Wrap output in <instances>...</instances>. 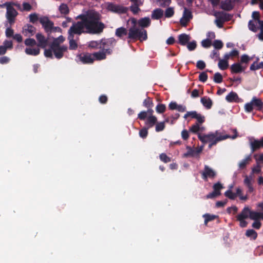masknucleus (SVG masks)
Segmentation results:
<instances>
[{"instance_id":"obj_1","label":"nucleus","mask_w":263,"mask_h":263,"mask_svg":"<svg viewBox=\"0 0 263 263\" xmlns=\"http://www.w3.org/2000/svg\"><path fill=\"white\" fill-rule=\"evenodd\" d=\"M76 18L81 21L73 23L78 28L77 30L82 33L100 34L106 28L105 25L101 22V14L94 10H89L85 14L77 16Z\"/></svg>"},{"instance_id":"obj_2","label":"nucleus","mask_w":263,"mask_h":263,"mask_svg":"<svg viewBox=\"0 0 263 263\" xmlns=\"http://www.w3.org/2000/svg\"><path fill=\"white\" fill-rule=\"evenodd\" d=\"M127 39L128 40V43L130 41H145L147 39V31L143 28H139L136 26H133L128 29Z\"/></svg>"},{"instance_id":"obj_3","label":"nucleus","mask_w":263,"mask_h":263,"mask_svg":"<svg viewBox=\"0 0 263 263\" xmlns=\"http://www.w3.org/2000/svg\"><path fill=\"white\" fill-rule=\"evenodd\" d=\"M78 28L72 23V26L68 31V40H69L70 50H76L78 48L77 43L74 39V35H80L82 33V31L78 30Z\"/></svg>"},{"instance_id":"obj_4","label":"nucleus","mask_w":263,"mask_h":263,"mask_svg":"<svg viewBox=\"0 0 263 263\" xmlns=\"http://www.w3.org/2000/svg\"><path fill=\"white\" fill-rule=\"evenodd\" d=\"M143 106L147 109V110L141 111L138 114V118L140 120H144L147 116V114H154V110L153 109L154 103L152 98L147 97L143 101Z\"/></svg>"},{"instance_id":"obj_5","label":"nucleus","mask_w":263,"mask_h":263,"mask_svg":"<svg viewBox=\"0 0 263 263\" xmlns=\"http://www.w3.org/2000/svg\"><path fill=\"white\" fill-rule=\"evenodd\" d=\"M116 40L113 37L102 39L99 48L107 54H110L112 52V49L116 45Z\"/></svg>"},{"instance_id":"obj_6","label":"nucleus","mask_w":263,"mask_h":263,"mask_svg":"<svg viewBox=\"0 0 263 263\" xmlns=\"http://www.w3.org/2000/svg\"><path fill=\"white\" fill-rule=\"evenodd\" d=\"M13 2H6L2 5V7L6 6L7 8L6 17L10 25L15 22V18L17 16L18 13L16 10L12 7Z\"/></svg>"},{"instance_id":"obj_7","label":"nucleus","mask_w":263,"mask_h":263,"mask_svg":"<svg viewBox=\"0 0 263 263\" xmlns=\"http://www.w3.org/2000/svg\"><path fill=\"white\" fill-rule=\"evenodd\" d=\"M217 19L215 20V23L218 28H222L223 23L225 22H228L231 20L233 16L230 14L224 12H218L215 15Z\"/></svg>"},{"instance_id":"obj_8","label":"nucleus","mask_w":263,"mask_h":263,"mask_svg":"<svg viewBox=\"0 0 263 263\" xmlns=\"http://www.w3.org/2000/svg\"><path fill=\"white\" fill-rule=\"evenodd\" d=\"M106 9L109 11L118 14H125L128 11V7L113 3H107Z\"/></svg>"},{"instance_id":"obj_9","label":"nucleus","mask_w":263,"mask_h":263,"mask_svg":"<svg viewBox=\"0 0 263 263\" xmlns=\"http://www.w3.org/2000/svg\"><path fill=\"white\" fill-rule=\"evenodd\" d=\"M50 47L53 50L55 57L58 59L62 58L64 55V53L67 50V47L66 46H60L55 42L51 43Z\"/></svg>"},{"instance_id":"obj_10","label":"nucleus","mask_w":263,"mask_h":263,"mask_svg":"<svg viewBox=\"0 0 263 263\" xmlns=\"http://www.w3.org/2000/svg\"><path fill=\"white\" fill-rule=\"evenodd\" d=\"M241 190L237 188L236 193H234L231 190H228L224 193V195L231 200H234L237 196H239V199L241 200H247L248 199L247 195L241 196Z\"/></svg>"},{"instance_id":"obj_11","label":"nucleus","mask_w":263,"mask_h":263,"mask_svg":"<svg viewBox=\"0 0 263 263\" xmlns=\"http://www.w3.org/2000/svg\"><path fill=\"white\" fill-rule=\"evenodd\" d=\"M40 23L42 25L46 32H50L53 28V23L49 20L48 17L44 16L39 19Z\"/></svg>"},{"instance_id":"obj_12","label":"nucleus","mask_w":263,"mask_h":263,"mask_svg":"<svg viewBox=\"0 0 263 263\" xmlns=\"http://www.w3.org/2000/svg\"><path fill=\"white\" fill-rule=\"evenodd\" d=\"M202 178L204 181H207L208 178H214L216 175V173L208 165H204L203 171L201 172Z\"/></svg>"},{"instance_id":"obj_13","label":"nucleus","mask_w":263,"mask_h":263,"mask_svg":"<svg viewBox=\"0 0 263 263\" xmlns=\"http://www.w3.org/2000/svg\"><path fill=\"white\" fill-rule=\"evenodd\" d=\"M218 132L216 131L215 133H210L207 135L198 134L199 139L204 144L207 142H211L213 140H215L218 137Z\"/></svg>"},{"instance_id":"obj_14","label":"nucleus","mask_w":263,"mask_h":263,"mask_svg":"<svg viewBox=\"0 0 263 263\" xmlns=\"http://www.w3.org/2000/svg\"><path fill=\"white\" fill-rule=\"evenodd\" d=\"M187 152L183 154V157H193L199 155V154L202 152V148L201 147L195 149L192 148L190 146H186Z\"/></svg>"},{"instance_id":"obj_15","label":"nucleus","mask_w":263,"mask_h":263,"mask_svg":"<svg viewBox=\"0 0 263 263\" xmlns=\"http://www.w3.org/2000/svg\"><path fill=\"white\" fill-rule=\"evenodd\" d=\"M144 120H145V127L148 128H151L157 123V118L156 116L153 115V114H147V116Z\"/></svg>"},{"instance_id":"obj_16","label":"nucleus","mask_w":263,"mask_h":263,"mask_svg":"<svg viewBox=\"0 0 263 263\" xmlns=\"http://www.w3.org/2000/svg\"><path fill=\"white\" fill-rule=\"evenodd\" d=\"M79 59L83 64H91L94 61L93 55L89 53H85L80 54Z\"/></svg>"},{"instance_id":"obj_17","label":"nucleus","mask_w":263,"mask_h":263,"mask_svg":"<svg viewBox=\"0 0 263 263\" xmlns=\"http://www.w3.org/2000/svg\"><path fill=\"white\" fill-rule=\"evenodd\" d=\"M36 39L38 42L37 46L42 48H45L48 45V40L41 33H38L36 34Z\"/></svg>"},{"instance_id":"obj_18","label":"nucleus","mask_w":263,"mask_h":263,"mask_svg":"<svg viewBox=\"0 0 263 263\" xmlns=\"http://www.w3.org/2000/svg\"><path fill=\"white\" fill-rule=\"evenodd\" d=\"M128 30L123 27L118 28L115 31V35L119 39L125 40V36L128 35Z\"/></svg>"},{"instance_id":"obj_19","label":"nucleus","mask_w":263,"mask_h":263,"mask_svg":"<svg viewBox=\"0 0 263 263\" xmlns=\"http://www.w3.org/2000/svg\"><path fill=\"white\" fill-rule=\"evenodd\" d=\"M142 5L143 2L141 1L138 2L133 3L131 6L128 7V10H130L133 14L137 15L141 11V9L139 7Z\"/></svg>"},{"instance_id":"obj_20","label":"nucleus","mask_w":263,"mask_h":263,"mask_svg":"<svg viewBox=\"0 0 263 263\" xmlns=\"http://www.w3.org/2000/svg\"><path fill=\"white\" fill-rule=\"evenodd\" d=\"M261 147H263V137L260 140L255 139L251 142V148L252 152H254Z\"/></svg>"},{"instance_id":"obj_21","label":"nucleus","mask_w":263,"mask_h":263,"mask_svg":"<svg viewBox=\"0 0 263 263\" xmlns=\"http://www.w3.org/2000/svg\"><path fill=\"white\" fill-rule=\"evenodd\" d=\"M234 0H226L221 2L220 8L225 11H230L233 9L234 6L232 3Z\"/></svg>"},{"instance_id":"obj_22","label":"nucleus","mask_w":263,"mask_h":263,"mask_svg":"<svg viewBox=\"0 0 263 263\" xmlns=\"http://www.w3.org/2000/svg\"><path fill=\"white\" fill-rule=\"evenodd\" d=\"M250 210L248 206L245 207L240 214L236 216L237 220L246 219L249 217Z\"/></svg>"},{"instance_id":"obj_23","label":"nucleus","mask_w":263,"mask_h":263,"mask_svg":"<svg viewBox=\"0 0 263 263\" xmlns=\"http://www.w3.org/2000/svg\"><path fill=\"white\" fill-rule=\"evenodd\" d=\"M191 37L189 35L185 33H182L178 36V43L182 46H185L190 41Z\"/></svg>"},{"instance_id":"obj_24","label":"nucleus","mask_w":263,"mask_h":263,"mask_svg":"<svg viewBox=\"0 0 263 263\" xmlns=\"http://www.w3.org/2000/svg\"><path fill=\"white\" fill-rule=\"evenodd\" d=\"M245 67H243L240 63H234L231 66V72L233 73H238L244 71Z\"/></svg>"},{"instance_id":"obj_25","label":"nucleus","mask_w":263,"mask_h":263,"mask_svg":"<svg viewBox=\"0 0 263 263\" xmlns=\"http://www.w3.org/2000/svg\"><path fill=\"white\" fill-rule=\"evenodd\" d=\"M139 27L141 28H147L151 25V21L149 17H145L139 20L138 22Z\"/></svg>"},{"instance_id":"obj_26","label":"nucleus","mask_w":263,"mask_h":263,"mask_svg":"<svg viewBox=\"0 0 263 263\" xmlns=\"http://www.w3.org/2000/svg\"><path fill=\"white\" fill-rule=\"evenodd\" d=\"M200 101L202 105L207 109H210L211 108L213 105V102L212 100L209 97H208L206 96L203 97L201 98Z\"/></svg>"},{"instance_id":"obj_27","label":"nucleus","mask_w":263,"mask_h":263,"mask_svg":"<svg viewBox=\"0 0 263 263\" xmlns=\"http://www.w3.org/2000/svg\"><path fill=\"white\" fill-rule=\"evenodd\" d=\"M163 15V11L160 8L154 9L152 13V18L153 20H159Z\"/></svg>"},{"instance_id":"obj_28","label":"nucleus","mask_w":263,"mask_h":263,"mask_svg":"<svg viewBox=\"0 0 263 263\" xmlns=\"http://www.w3.org/2000/svg\"><path fill=\"white\" fill-rule=\"evenodd\" d=\"M35 28L30 24H27L23 28V33H26V35H27V33H29L31 36L33 35L35 32Z\"/></svg>"},{"instance_id":"obj_29","label":"nucleus","mask_w":263,"mask_h":263,"mask_svg":"<svg viewBox=\"0 0 263 263\" xmlns=\"http://www.w3.org/2000/svg\"><path fill=\"white\" fill-rule=\"evenodd\" d=\"M238 99L237 94L234 91H231L226 97V100L228 102H236Z\"/></svg>"},{"instance_id":"obj_30","label":"nucleus","mask_w":263,"mask_h":263,"mask_svg":"<svg viewBox=\"0 0 263 263\" xmlns=\"http://www.w3.org/2000/svg\"><path fill=\"white\" fill-rule=\"evenodd\" d=\"M106 54L107 53L106 52H105L104 51L101 50V51L94 52L92 54V55H93V57L94 58V60H96L100 61V60H104L106 59Z\"/></svg>"},{"instance_id":"obj_31","label":"nucleus","mask_w":263,"mask_h":263,"mask_svg":"<svg viewBox=\"0 0 263 263\" xmlns=\"http://www.w3.org/2000/svg\"><path fill=\"white\" fill-rule=\"evenodd\" d=\"M230 136L229 135H224V136H220L217 137L215 140H213L211 142H210L209 144V148L210 149L212 148V147L213 145H216L218 142L220 141L223 140H225L228 138H229Z\"/></svg>"},{"instance_id":"obj_32","label":"nucleus","mask_w":263,"mask_h":263,"mask_svg":"<svg viewBox=\"0 0 263 263\" xmlns=\"http://www.w3.org/2000/svg\"><path fill=\"white\" fill-rule=\"evenodd\" d=\"M251 102L252 103L253 106L257 107L258 110H260L263 105V102L260 99H257L255 97H254L252 100Z\"/></svg>"},{"instance_id":"obj_33","label":"nucleus","mask_w":263,"mask_h":263,"mask_svg":"<svg viewBox=\"0 0 263 263\" xmlns=\"http://www.w3.org/2000/svg\"><path fill=\"white\" fill-rule=\"evenodd\" d=\"M246 236L251 239L255 240L257 237L258 234L253 229H249L246 231Z\"/></svg>"},{"instance_id":"obj_34","label":"nucleus","mask_w":263,"mask_h":263,"mask_svg":"<svg viewBox=\"0 0 263 263\" xmlns=\"http://www.w3.org/2000/svg\"><path fill=\"white\" fill-rule=\"evenodd\" d=\"M25 51L28 55L36 56L39 54L40 50L39 48H26Z\"/></svg>"},{"instance_id":"obj_35","label":"nucleus","mask_w":263,"mask_h":263,"mask_svg":"<svg viewBox=\"0 0 263 263\" xmlns=\"http://www.w3.org/2000/svg\"><path fill=\"white\" fill-rule=\"evenodd\" d=\"M59 10L62 14L67 15L69 13V9L67 5L62 3L59 7Z\"/></svg>"},{"instance_id":"obj_36","label":"nucleus","mask_w":263,"mask_h":263,"mask_svg":"<svg viewBox=\"0 0 263 263\" xmlns=\"http://www.w3.org/2000/svg\"><path fill=\"white\" fill-rule=\"evenodd\" d=\"M259 69H263V62L258 63L257 61H254L250 67L251 71H255Z\"/></svg>"},{"instance_id":"obj_37","label":"nucleus","mask_w":263,"mask_h":263,"mask_svg":"<svg viewBox=\"0 0 263 263\" xmlns=\"http://www.w3.org/2000/svg\"><path fill=\"white\" fill-rule=\"evenodd\" d=\"M168 121V119H167L164 122H158L155 125H156L155 130L157 132H160L164 130L165 128V122H167Z\"/></svg>"},{"instance_id":"obj_38","label":"nucleus","mask_w":263,"mask_h":263,"mask_svg":"<svg viewBox=\"0 0 263 263\" xmlns=\"http://www.w3.org/2000/svg\"><path fill=\"white\" fill-rule=\"evenodd\" d=\"M203 217L204 218V224L206 226L209 221H213L218 218V216L210 214H205L203 215Z\"/></svg>"},{"instance_id":"obj_39","label":"nucleus","mask_w":263,"mask_h":263,"mask_svg":"<svg viewBox=\"0 0 263 263\" xmlns=\"http://www.w3.org/2000/svg\"><path fill=\"white\" fill-rule=\"evenodd\" d=\"M219 62L218 64V67L222 70H226L228 68L229 64L228 61L227 60H224L223 59H221L219 58Z\"/></svg>"},{"instance_id":"obj_40","label":"nucleus","mask_w":263,"mask_h":263,"mask_svg":"<svg viewBox=\"0 0 263 263\" xmlns=\"http://www.w3.org/2000/svg\"><path fill=\"white\" fill-rule=\"evenodd\" d=\"M261 213L255 211H250L249 218L251 219L254 220L255 221L258 220V219L261 218Z\"/></svg>"},{"instance_id":"obj_41","label":"nucleus","mask_w":263,"mask_h":263,"mask_svg":"<svg viewBox=\"0 0 263 263\" xmlns=\"http://www.w3.org/2000/svg\"><path fill=\"white\" fill-rule=\"evenodd\" d=\"M223 188L222 184L219 182L215 183L213 186V191L216 193L218 195H220V191Z\"/></svg>"},{"instance_id":"obj_42","label":"nucleus","mask_w":263,"mask_h":263,"mask_svg":"<svg viewBox=\"0 0 263 263\" xmlns=\"http://www.w3.org/2000/svg\"><path fill=\"white\" fill-rule=\"evenodd\" d=\"M101 45V40L100 41H91L88 43V47L94 49H97L100 48L99 46Z\"/></svg>"},{"instance_id":"obj_43","label":"nucleus","mask_w":263,"mask_h":263,"mask_svg":"<svg viewBox=\"0 0 263 263\" xmlns=\"http://www.w3.org/2000/svg\"><path fill=\"white\" fill-rule=\"evenodd\" d=\"M190 132L194 133L199 134L198 132L200 130L199 128V124L198 123H196L192 125L190 128Z\"/></svg>"},{"instance_id":"obj_44","label":"nucleus","mask_w":263,"mask_h":263,"mask_svg":"<svg viewBox=\"0 0 263 263\" xmlns=\"http://www.w3.org/2000/svg\"><path fill=\"white\" fill-rule=\"evenodd\" d=\"M184 18H187L188 20H191L193 18V15L191 11L185 8L183 11V16Z\"/></svg>"},{"instance_id":"obj_45","label":"nucleus","mask_w":263,"mask_h":263,"mask_svg":"<svg viewBox=\"0 0 263 263\" xmlns=\"http://www.w3.org/2000/svg\"><path fill=\"white\" fill-rule=\"evenodd\" d=\"M213 80L216 83H221L223 80L222 75L219 72H216L214 75Z\"/></svg>"},{"instance_id":"obj_46","label":"nucleus","mask_w":263,"mask_h":263,"mask_svg":"<svg viewBox=\"0 0 263 263\" xmlns=\"http://www.w3.org/2000/svg\"><path fill=\"white\" fill-rule=\"evenodd\" d=\"M174 14V8L172 7L167 8L165 11V17L167 18H170L172 17Z\"/></svg>"},{"instance_id":"obj_47","label":"nucleus","mask_w":263,"mask_h":263,"mask_svg":"<svg viewBox=\"0 0 263 263\" xmlns=\"http://www.w3.org/2000/svg\"><path fill=\"white\" fill-rule=\"evenodd\" d=\"M149 128L146 127H144L139 131V136L143 139L146 138L148 135V129Z\"/></svg>"},{"instance_id":"obj_48","label":"nucleus","mask_w":263,"mask_h":263,"mask_svg":"<svg viewBox=\"0 0 263 263\" xmlns=\"http://www.w3.org/2000/svg\"><path fill=\"white\" fill-rule=\"evenodd\" d=\"M248 28L251 31L256 32H257L258 28L256 27V24L253 20L249 21L248 23Z\"/></svg>"},{"instance_id":"obj_49","label":"nucleus","mask_w":263,"mask_h":263,"mask_svg":"<svg viewBox=\"0 0 263 263\" xmlns=\"http://www.w3.org/2000/svg\"><path fill=\"white\" fill-rule=\"evenodd\" d=\"M165 110L166 106L163 104H158L156 107V110L159 114L164 112Z\"/></svg>"},{"instance_id":"obj_50","label":"nucleus","mask_w":263,"mask_h":263,"mask_svg":"<svg viewBox=\"0 0 263 263\" xmlns=\"http://www.w3.org/2000/svg\"><path fill=\"white\" fill-rule=\"evenodd\" d=\"M160 159L164 163H168L171 161V158L168 157L165 153H161L159 155Z\"/></svg>"},{"instance_id":"obj_51","label":"nucleus","mask_w":263,"mask_h":263,"mask_svg":"<svg viewBox=\"0 0 263 263\" xmlns=\"http://www.w3.org/2000/svg\"><path fill=\"white\" fill-rule=\"evenodd\" d=\"M213 45L215 49H220L223 47V44L221 41L216 40L214 41Z\"/></svg>"},{"instance_id":"obj_52","label":"nucleus","mask_w":263,"mask_h":263,"mask_svg":"<svg viewBox=\"0 0 263 263\" xmlns=\"http://www.w3.org/2000/svg\"><path fill=\"white\" fill-rule=\"evenodd\" d=\"M24 43L26 46H34L37 44L35 40L32 38H28L26 39L25 40Z\"/></svg>"},{"instance_id":"obj_53","label":"nucleus","mask_w":263,"mask_h":263,"mask_svg":"<svg viewBox=\"0 0 263 263\" xmlns=\"http://www.w3.org/2000/svg\"><path fill=\"white\" fill-rule=\"evenodd\" d=\"M187 48L190 51L194 50L197 47V44L195 41H193L191 42H188L186 44Z\"/></svg>"},{"instance_id":"obj_54","label":"nucleus","mask_w":263,"mask_h":263,"mask_svg":"<svg viewBox=\"0 0 263 263\" xmlns=\"http://www.w3.org/2000/svg\"><path fill=\"white\" fill-rule=\"evenodd\" d=\"M201 45L204 48H208L212 45V41L209 39L203 40L201 42Z\"/></svg>"},{"instance_id":"obj_55","label":"nucleus","mask_w":263,"mask_h":263,"mask_svg":"<svg viewBox=\"0 0 263 263\" xmlns=\"http://www.w3.org/2000/svg\"><path fill=\"white\" fill-rule=\"evenodd\" d=\"M171 3V0H161L158 2V6L165 8L168 6Z\"/></svg>"},{"instance_id":"obj_56","label":"nucleus","mask_w":263,"mask_h":263,"mask_svg":"<svg viewBox=\"0 0 263 263\" xmlns=\"http://www.w3.org/2000/svg\"><path fill=\"white\" fill-rule=\"evenodd\" d=\"M198 113L196 111H187L184 116V118L186 119L189 117H191L193 119L197 118Z\"/></svg>"},{"instance_id":"obj_57","label":"nucleus","mask_w":263,"mask_h":263,"mask_svg":"<svg viewBox=\"0 0 263 263\" xmlns=\"http://www.w3.org/2000/svg\"><path fill=\"white\" fill-rule=\"evenodd\" d=\"M245 109L246 112H251L253 109V105L251 101L249 103H247L245 105Z\"/></svg>"},{"instance_id":"obj_58","label":"nucleus","mask_w":263,"mask_h":263,"mask_svg":"<svg viewBox=\"0 0 263 263\" xmlns=\"http://www.w3.org/2000/svg\"><path fill=\"white\" fill-rule=\"evenodd\" d=\"M208 80V74L206 72H201L199 76V80L202 82H205Z\"/></svg>"},{"instance_id":"obj_59","label":"nucleus","mask_w":263,"mask_h":263,"mask_svg":"<svg viewBox=\"0 0 263 263\" xmlns=\"http://www.w3.org/2000/svg\"><path fill=\"white\" fill-rule=\"evenodd\" d=\"M53 50L50 47L49 49H45L44 50V55L47 58H53Z\"/></svg>"},{"instance_id":"obj_60","label":"nucleus","mask_w":263,"mask_h":263,"mask_svg":"<svg viewBox=\"0 0 263 263\" xmlns=\"http://www.w3.org/2000/svg\"><path fill=\"white\" fill-rule=\"evenodd\" d=\"M206 66L205 63L202 60H199L197 61L196 64V67L200 70H203Z\"/></svg>"},{"instance_id":"obj_61","label":"nucleus","mask_w":263,"mask_h":263,"mask_svg":"<svg viewBox=\"0 0 263 263\" xmlns=\"http://www.w3.org/2000/svg\"><path fill=\"white\" fill-rule=\"evenodd\" d=\"M29 17L30 22L32 23H35L39 20L38 16L35 13L30 14Z\"/></svg>"},{"instance_id":"obj_62","label":"nucleus","mask_w":263,"mask_h":263,"mask_svg":"<svg viewBox=\"0 0 263 263\" xmlns=\"http://www.w3.org/2000/svg\"><path fill=\"white\" fill-rule=\"evenodd\" d=\"M197 117V118H195V119L197 120L196 123H198L199 124H202L203 122H204L205 117L203 116L198 114Z\"/></svg>"},{"instance_id":"obj_63","label":"nucleus","mask_w":263,"mask_h":263,"mask_svg":"<svg viewBox=\"0 0 263 263\" xmlns=\"http://www.w3.org/2000/svg\"><path fill=\"white\" fill-rule=\"evenodd\" d=\"M22 6H23V10H24V11H29L32 9L31 5L27 2H24L22 4Z\"/></svg>"},{"instance_id":"obj_64","label":"nucleus","mask_w":263,"mask_h":263,"mask_svg":"<svg viewBox=\"0 0 263 263\" xmlns=\"http://www.w3.org/2000/svg\"><path fill=\"white\" fill-rule=\"evenodd\" d=\"M7 37H11L14 35V30L11 28H7L5 31Z\"/></svg>"}]
</instances>
